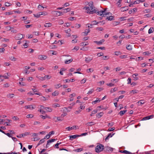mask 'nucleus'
Returning <instances> with one entry per match:
<instances>
[{
    "mask_svg": "<svg viewBox=\"0 0 154 154\" xmlns=\"http://www.w3.org/2000/svg\"><path fill=\"white\" fill-rule=\"evenodd\" d=\"M83 150V148H78L77 149L74 150V151L78 152H81Z\"/></svg>",
    "mask_w": 154,
    "mask_h": 154,
    "instance_id": "nucleus-23",
    "label": "nucleus"
},
{
    "mask_svg": "<svg viewBox=\"0 0 154 154\" xmlns=\"http://www.w3.org/2000/svg\"><path fill=\"white\" fill-rule=\"evenodd\" d=\"M98 23H97V22L96 20L93 21L91 22V23L92 24V25H96Z\"/></svg>",
    "mask_w": 154,
    "mask_h": 154,
    "instance_id": "nucleus-53",
    "label": "nucleus"
},
{
    "mask_svg": "<svg viewBox=\"0 0 154 154\" xmlns=\"http://www.w3.org/2000/svg\"><path fill=\"white\" fill-rule=\"evenodd\" d=\"M97 29L100 31H102L103 30V29L102 27H97Z\"/></svg>",
    "mask_w": 154,
    "mask_h": 154,
    "instance_id": "nucleus-64",
    "label": "nucleus"
},
{
    "mask_svg": "<svg viewBox=\"0 0 154 154\" xmlns=\"http://www.w3.org/2000/svg\"><path fill=\"white\" fill-rule=\"evenodd\" d=\"M150 119V118L149 117V116H147L144 117L142 119V120H146Z\"/></svg>",
    "mask_w": 154,
    "mask_h": 154,
    "instance_id": "nucleus-36",
    "label": "nucleus"
},
{
    "mask_svg": "<svg viewBox=\"0 0 154 154\" xmlns=\"http://www.w3.org/2000/svg\"><path fill=\"white\" fill-rule=\"evenodd\" d=\"M53 106L55 108L57 107H59L60 105L58 103H55L53 104Z\"/></svg>",
    "mask_w": 154,
    "mask_h": 154,
    "instance_id": "nucleus-51",
    "label": "nucleus"
},
{
    "mask_svg": "<svg viewBox=\"0 0 154 154\" xmlns=\"http://www.w3.org/2000/svg\"><path fill=\"white\" fill-rule=\"evenodd\" d=\"M11 32L13 33H16L17 32V31L16 29H14L13 28H11Z\"/></svg>",
    "mask_w": 154,
    "mask_h": 154,
    "instance_id": "nucleus-41",
    "label": "nucleus"
},
{
    "mask_svg": "<svg viewBox=\"0 0 154 154\" xmlns=\"http://www.w3.org/2000/svg\"><path fill=\"white\" fill-rule=\"evenodd\" d=\"M97 109H95L93 110L91 112V116H93L94 114H95L97 112Z\"/></svg>",
    "mask_w": 154,
    "mask_h": 154,
    "instance_id": "nucleus-30",
    "label": "nucleus"
},
{
    "mask_svg": "<svg viewBox=\"0 0 154 154\" xmlns=\"http://www.w3.org/2000/svg\"><path fill=\"white\" fill-rule=\"evenodd\" d=\"M144 16L145 17H150L152 16V15L150 14H145Z\"/></svg>",
    "mask_w": 154,
    "mask_h": 154,
    "instance_id": "nucleus-33",
    "label": "nucleus"
},
{
    "mask_svg": "<svg viewBox=\"0 0 154 154\" xmlns=\"http://www.w3.org/2000/svg\"><path fill=\"white\" fill-rule=\"evenodd\" d=\"M47 107H45L43 106H40V109H42V110H43V109H45L46 110V109H47L46 108Z\"/></svg>",
    "mask_w": 154,
    "mask_h": 154,
    "instance_id": "nucleus-54",
    "label": "nucleus"
},
{
    "mask_svg": "<svg viewBox=\"0 0 154 154\" xmlns=\"http://www.w3.org/2000/svg\"><path fill=\"white\" fill-rule=\"evenodd\" d=\"M52 24L50 23H45L44 25V26L45 27H49L51 26Z\"/></svg>",
    "mask_w": 154,
    "mask_h": 154,
    "instance_id": "nucleus-14",
    "label": "nucleus"
},
{
    "mask_svg": "<svg viewBox=\"0 0 154 154\" xmlns=\"http://www.w3.org/2000/svg\"><path fill=\"white\" fill-rule=\"evenodd\" d=\"M38 79L41 80L43 81L45 80V77H38Z\"/></svg>",
    "mask_w": 154,
    "mask_h": 154,
    "instance_id": "nucleus-56",
    "label": "nucleus"
},
{
    "mask_svg": "<svg viewBox=\"0 0 154 154\" xmlns=\"http://www.w3.org/2000/svg\"><path fill=\"white\" fill-rule=\"evenodd\" d=\"M58 94L59 93L56 91H55L52 93V95L54 96H57Z\"/></svg>",
    "mask_w": 154,
    "mask_h": 154,
    "instance_id": "nucleus-32",
    "label": "nucleus"
},
{
    "mask_svg": "<svg viewBox=\"0 0 154 154\" xmlns=\"http://www.w3.org/2000/svg\"><path fill=\"white\" fill-rule=\"evenodd\" d=\"M117 88H114L113 89H112L110 91V92L111 93H112L113 92L116 91H117Z\"/></svg>",
    "mask_w": 154,
    "mask_h": 154,
    "instance_id": "nucleus-42",
    "label": "nucleus"
},
{
    "mask_svg": "<svg viewBox=\"0 0 154 154\" xmlns=\"http://www.w3.org/2000/svg\"><path fill=\"white\" fill-rule=\"evenodd\" d=\"M90 30L88 29H86L85 31L83 32V33L85 35H87L88 33L90 32Z\"/></svg>",
    "mask_w": 154,
    "mask_h": 154,
    "instance_id": "nucleus-18",
    "label": "nucleus"
},
{
    "mask_svg": "<svg viewBox=\"0 0 154 154\" xmlns=\"http://www.w3.org/2000/svg\"><path fill=\"white\" fill-rule=\"evenodd\" d=\"M103 114V113L102 112L99 113L97 114V117L98 116H99V117H100L102 116Z\"/></svg>",
    "mask_w": 154,
    "mask_h": 154,
    "instance_id": "nucleus-50",
    "label": "nucleus"
},
{
    "mask_svg": "<svg viewBox=\"0 0 154 154\" xmlns=\"http://www.w3.org/2000/svg\"><path fill=\"white\" fill-rule=\"evenodd\" d=\"M38 70H42L44 69V68L43 67H38Z\"/></svg>",
    "mask_w": 154,
    "mask_h": 154,
    "instance_id": "nucleus-59",
    "label": "nucleus"
},
{
    "mask_svg": "<svg viewBox=\"0 0 154 154\" xmlns=\"http://www.w3.org/2000/svg\"><path fill=\"white\" fill-rule=\"evenodd\" d=\"M104 149V146L103 144H99L96 147L95 151L97 152H100L102 151Z\"/></svg>",
    "mask_w": 154,
    "mask_h": 154,
    "instance_id": "nucleus-3",
    "label": "nucleus"
},
{
    "mask_svg": "<svg viewBox=\"0 0 154 154\" xmlns=\"http://www.w3.org/2000/svg\"><path fill=\"white\" fill-rule=\"evenodd\" d=\"M109 57L107 56H103L102 57V59L103 60H106L109 59Z\"/></svg>",
    "mask_w": 154,
    "mask_h": 154,
    "instance_id": "nucleus-29",
    "label": "nucleus"
},
{
    "mask_svg": "<svg viewBox=\"0 0 154 154\" xmlns=\"http://www.w3.org/2000/svg\"><path fill=\"white\" fill-rule=\"evenodd\" d=\"M38 57L40 60H45L47 58V57L46 56L44 55H40L38 56Z\"/></svg>",
    "mask_w": 154,
    "mask_h": 154,
    "instance_id": "nucleus-5",
    "label": "nucleus"
},
{
    "mask_svg": "<svg viewBox=\"0 0 154 154\" xmlns=\"http://www.w3.org/2000/svg\"><path fill=\"white\" fill-rule=\"evenodd\" d=\"M154 30V28L153 27L150 28L148 30V33L150 34L153 32Z\"/></svg>",
    "mask_w": 154,
    "mask_h": 154,
    "instance_id": "nucleus-28",
    "label": "nucleus"
},
{
    "mask_svg": "<svg viewBox=\"0 0 154 154\" xmlns=\"http://www.w3.org/2000/svg\"><path fill=\"white\" fill-rule=\"evenodd\" d=\"M119 57L121 59L125 58L127 57V55H121L119 56Z\"/></svg>",
    "mask_w": 154,
    "mask_h": 154,
    "instance_id": "nucleus-39",
    "label": "nucleus"
},
{
    "mask_svg": "<svg viewBox=\"0 0 154 154\" xmlns=\"http://www.w3.org/2000/svg\"><path fill=\"white\" fill-rule=\"evenodd\" d=\"M138 75V74L135 73V74H134L132 75V76L133 78H134L135 79H134L135 80H137L138 79V78L137 77L135 78V77L137 76Z\"/></svg>",
    "mask_w": 154,
    "mask_h": 154,
    "instance_id": "nucleus-35",
    "label": "nucleus"
},
{
    "mask_svg": "<svg viewBox=\"0 0 154 154\" xmlns=\"http://www.w3.org/2000/svg\"><path fill=\"white\" fill-rule=\"evenodd\" d=\"M92 59L91 58L89 57H86L85 58V61L87 63H88Z\"/></svg>",
    "mask_w": 154,
    "mask_h": 154,
    "instance_id": "nucleus-24",
    "label": "nucleus"
},
{
    "mask_svg": "<svg viewBox=\"0 0 154 154\" xmlns=\"http://www.w3.org/2000/svg\"><path fill=\"white\" fill-rule=\"evenodd\" d=\"M105 41V40L103 39H102L99 41H94V42L96 43L97 45H101Z\"/></svg>",
    "mask_w": 154,
    "mask_h": 154,
    "instance_id": "nucleus-7",
    "label": "nucleus"
},
{
    "mask_svg": "<svg viewBox=\"0 0 154 154\" xmlns=\"http://www.w3.org/2000/svg\"><path fill=\"white\" fill-rule=\"evenodd\" d=\"M33 15L35 17L37 18H39L40 16L39 12H38L36 14H34Z\"/></svg>",
    "mask_w": 154,
    "mask_h": 154,
    "instance_id": "nucleus-38",
    "label": "nucleus"
},
{
    "mask_svg": "<svg viewBox=\"0 0 154 154\" xmlns=\"http://www.w3.org/2000/svg\"><path fill=\"white\" fill-rule=\"evenodd\" d=\"M40 16L42 15H46L48 14V13L46 11L39 12Z\"/></svg>",
    "mask_w": 154,
    "mask_h": 154,
    "instance_id": "nucleus-17",
    "label": "nucleus"
},
{
    "mask_svg": "<svg viewBox=\"0 0 154 154\" xmlns=\"http://www.w3.org/2000/svg\"><path fill=\"white\" fill-rule=\"evenodd\" d=\"M81 26V25L78 24H76L75 25V27L77 28H79Z\"/></svg>",
    "mask_w": 154,
    "mask_h": 154,
    "instance_id": "nucleus-57",
    "label": "nucleus"
},
{
    "mask_svg": "<svg viewBox=\"0 0 154 154\" xmlns=\"http://www.w3.org/2000/svg\"><path fill=\"white\" fill-rule=\"evenodd\" d=\"M76 127L75 126H73L72 127H67L66 128V129L68 131H69L72 130V129H75Z\"/></svg>",
    "mask_w": 154,
    "mask_h": 154,
    "instance_id": "nucleus-9",
    "label": "nucleus"
},
{
    "mask_svg": "<svg viewBox=\"0 0 154 154\" xmlns=\"http://www.w3.org/2000/svg\"><path fill=\"white\" fill-rule=\"evenodd\" d=\"M127 111L126 110H125L123 111H121L119 112V114L120 116H122Z\"/></svg>",
    "mask_w": 154,
    "mask_h": 154,
    "instance_id": "nucleus-15",
    "label": "nucleus"
},
{
    "mask_svg": "<svg viewBox=\"0 0 154 154\" xmlns=\"http://www.w3.org/2000/svg\"><path fill=\"white\" fill-rule=\"evenodd\" d=\"M103 53L100 52V53H98V54H97V55L99 57H100V56H103Z\"/></svg>",
    "mask_w": 154,
    "mask_h": 154,
    "instance_id": "nucleus-58",
    "label": "nucleus"
},
{
    "mask_svg": "<svg viewBox=\"0 0 154 154\" xmlns=\"http://www.w3.org/2000/svg\"><path fill=\"white\" fill-rule=\"evenodd\" d=\"M143 54H144V55H149L151 53H149V51H146L143 52Z\"/></svg>",
    "mask_w": 154,
    "mask_h": 154,
    "instance_id": "nucleus-52",
    "label": "nucleus"
},
{
    "mask_svg": "<svg viewBox=\"0 0 154 154\" xmlns=\"http://www.w3.org/2000/svg\"><path fill=\"white\" fill-rule=\"evenodd\" d=\"M80 136L78 135H70L69 136V140H72L73 139H75L77 137H79Z\"/></svg>",
    "mask_w": 154,
    "mask_h": 154,
    "instance_id": "nucleus-6",
    "label": "nucleus"
},
{
    "mask_svg": "<svg viewBox=\"0 0 154 154\" xmlns=\"http://www.w3.org/2000/svg\"><path fill=\"white\" fill-rule=\"evenodd\" d=\"M100 101H101V100L100 99H98V98H97L96 99V100H95V101H93L92 102V104H95L97 103L98 102H100Z\"/></svg>",
    "mask_w": 154,
    "mask_h": 154,
    "instance_id": "nucleus-11",
    "label": "nucleus"
},
{
    "mask_svg": "<svg viewBox=\"0 0 154 154\" xmlns=\"http://www.w3.org/2000/svg\"><path fill=\"white\" fill-rule=\"evenodd\" d=\"M143 101L144 100H140L138 101L137 103H140V104H139V105H140L144 103V102H143Z\"/></svg>",
    "mask_w": 154,
    "mask_h": 154,
    "instance_id": "nucleus-31",
    "label": "nucleus"
},
{
    "mask_svg": "<svg viewBox=\"0 0 154 154\" xmlns=\"http://www.w3.org/2000/svg\"><path fill=\"white\" fill-rule=\"evenodd\" d=\"M104 149L105 150V151H112V148H110L109 147H105L104 148Z\"/></svg>",
    "mask_w": 154,
    "mask_h": 154,
    "instance_id": "nucleus-16",
    "label": "nucleus"
},
{
    "mask_svg": "<svg viewBox=\"0 0 154 154\" xmlns=\"http://www.w3.org/2000/svg\"><path fill=\"white\" fill-rule=\"evenodd\" d=\"M121 9L122 11H126L128 10V7L125 6L123 8H121Z\"/></svg>",
    "mask_w": 154,
    "mask_h": 154,
    "instance_id": "nucleus-13",
    "label": "nucleus"
},
{
    "mask_svg": "<svg viewBox=\"0 0 154 154\" xmlns=\"http://www.w3.org/2000/svg\"><path fill=\"white\" fill-rule=\"evenodd\" d=\"M11 5V4L8 2H6L5 3V6H10Z\"/></svg>",
    "mask_w": 154,
    "mask_h": 154,
    "instance_id": "nucleus-60",
    "label": "nucleus"
},
{
    "mask_svg": "<svg viewBox=\"0 0 154 154\" xmlns=\"http://www.w3.org/2000/svg\"><path fill=\"white\" fill-rule=\"evenodd\" d=\"M25 107L26 109H34V107L32 105L26 106Z\"/></svg>",
    "mask_w": 154,
    "mask_h": 154,
    "instance_id": "nucleus-12",
    "label": "nucleus"
},
{
    "mask_svg": "<svg viewBox=\"0 0 154 154\" xmlns=\"http://www.w3.org/2000/svg\"><path fill=\"white\" fill-rule=\"evenodd\" d=\"M120 22L119 21H115L114 22L113 24L115 26L119 25L120 23Z\"/></svg>",
    "mask_w": 154,
    "mask_h": 154,
    "instance_id": "nucleus-49",
    "label": "nucleus"
},
{
    "mask_svg": "<svg viewBox=\"0 0 154 154\" xmlns=\"http://www.w3.org/2000/svg\"><path fill=\"white\" fill-rule=\"evenodd\" d=\"M115 54L116 55H118L121 54V52L120 51H115Z\"/></svg>",
    "mask_w": 154,
    "mask_h": 154,
    "instance_id": "nucleus-48",
    "label": "nucleus"
},
{
    "mask_svg": "<svg viewBox=\"0 0 154 154\" xmlns=\"http://www.w3.org/2000/svg\"><path fill=\"white\" fill-rule=\"evenodd\" d=\"M94 8V7L93 2H91L88 3V6L85 7L83 9L87 10V13L90 14H93V13H97V11Z\"/></svg>",
    "mask_w": 154,
    "mask_h": 154,
    "instance_id": "nucleus-1",
    "label": "nucleus"
},
{
    "mask_svg": "<svg viewBox=\"0 0 154 154\" xmlns=\"http://www.w3.org/2000/svg\"><path fill=\"white\" fill-rule=\"evenodd\" d=\"M72 61V59L71 58L68 60H66L65 61V63L66 64H69Z\"/></svg>",
    "mask_w": 154,
    "mask_h": 154,
    "instance_id": "nucleus-19",
    "label": "nucleus"
},
{
    "mask_svg": "<svg viewBox=\"0 0 154 154\" xmlns=\"http://www.w3.org/2000/svg\"><path fill=\"white\" fill-rule=\"evenodd\" d=\"M94 91V90L93 89H91L89 91H88V92L87 93V94H91Z\"/></svg>",
    "mask_w": 154,
    "mask_h": 154,
    "instance_id": "nucleus-37",
    "label": "nucleus"
},
{
    "mask_svg": "<svg viewBox=\"0 0 154 154\" xmlns=\"http://www.w3.org/2000/svg\"><path fill=\"white\" fill-rule=\"evenodd\" d=\"M94 70L92 68H90L87 70L88 72H92Z\"/></svg>",
    "mask_w": 154,
    "mask_h": 154,
    "instance_id": "nucleus-46",
    "label": "nucleus"
},
{
    "mask_svg": "<svg viewBox=\"0 0 154 154\" xmlns=\"http://www.w3.org/2000/svg\"><path fill=\"white\" fill-rule=\"evenodd\" d=\"M71 30L70 29H67V30H65V32L67 33H69L70 32Z\"/></svg>",
    "mask_w": 154,
    "mask_h": 154,
    "instance_id": "nucleus-61",
    "label": "nucleus"
},
{
    "mask_svg": "<svg viewBox=\"0 0 154 154\" xmlns=\"http://www.w3.org/2000/svg\"><path fill=\"white\" fill-rule=\"evenodd\" d=\"M55 139H52L51 140H49L47 141V144H48L49 143L53 142L55 140Z\"/></svg>",
    "mask_w": 154,
    "mask_h": 154,
    "instance_id": "nucleus-27",
    "label": "nucleus"
},
{
    "mask_svg": "<svg viewBox=\"0 0 154 154\" xmlns=\"http://www.w3.org/2000/svg\"><path fill=\"white\" fill-rule=\"evenodd\" d=\"M115 129V128H110L108 130L109 131H113Z\"/></svg>",
    "mask_w": 154,
    "mask_h": 154,
    "instance_id": "nucleus-55",
    "label": "nucleus"
},
{
    "mask_svg": "<svg viewBox=\"0 0 154 154\" xmlns=\"http://www.w3.org/2000/svg\"><path fill=\"white\" fill-rule=\"evenodd\" d=\"M33 117V116L32 114H28L27 115L26 117L27 118H32Z\"/></svg>",
    "mask_w": 154,
    "mask_h": 154,
    "instance_id": "nucleus-47",
    "label": "nucleus"
},
{
    "mask_svg": "<svg viewBox=\"0 0 154 154\" xmlns=\"http://www.w3.org/2000/svg\"><path fill=\"white\" fill-rule=\"evenodd\" d=\"M107 85L108 86H110V87L113 86L114 85L112 83H110L109 84H107Z\"/></svg>",
    "mask_w": 154,
    "mask_h": 154,
    "instance_id": "nucleus-63",
    "label": "nucleus"
},
{
    "mask_svg": "<svg viewBox=\"0 0 154 154\" xmlns=\"http://www.w3.org/2000/svg\"><path fill=\"white\" fill-rule=\"evenodd\" d=\"M126 48L128 50H131L132 49L131 45H126Z\"/></svg>",
    "mask_w": 154,
    "mask_h": 154,
    "instance_id": "nucleus-21",
    "label": "nucleus"
},
{
    "mask_svg": "<svg viewBox=\"0 0 154 154\" xmlns=\"http://www.w3.org/2000/svg\"><path fill=\"white\" fill-rule=\"evenodd\" d=\"M14 94H7V97H8L12 98L14 97Z\"/></svg>",
    "mask_w": 154,
    "mask_h": 154,
    "instance_id": "nucleus-26",
    "label": "nucleus"
},
{
    "mask_svg": "<svg viewBox=\"0 0 154 154\" xmlns=\"http://www.w3.org/2000/svg\"><path fill=\"white\" fill-rule=\"evenodd\" d=\"M9 86V84L8 83H6L4 84V87H8Z\"/></svg>",
    "mask_w": 154,
    "mask_h": 154,
    "instance_id": "nucleus-62",
    "label": "nucleus"
},
{
    "mask_svg": "<svg viewBox=\"0 0 154 154\" xmlns=\"http://www.w3.org/2000/svg\"><path fill=\"white\" fill-rule=\"evenodd\" d=\"M23 38V35L20 34H17L15 36V39L17 40L21 39Z\"/></svg>",
    "mask_w": 154,
    "mask_h": 154,
    "instance_id": "nucleus-4",
    "label": "nucleus"
},
{
    "mask_svg": "<svg viewBox=\"0 0 154 154\" xmlns=\"http://www.w3.org/2000/svg\"><path fill=\"white\" fill-rule=\"evenodd\" d=\"M47 109H46V110L48 112H51L52 111V109L49 107H47Z\"/></svg>",
    "mask_w": 154,
    "mask_h": 154,
    "instance_id": "nucleus-40",
    "label": "nucleus"
},
{
    "mask_svg": "<svg viewBox=\"0 0 154 154\" xmlns=\"http://www.w3.org/2000/svg\"><path fill=\"white\" fill-rule=\"evenodd\" d=\"M38 8V9H39L40 11H42L43 10L44 8L45 7L42 6L40 5H39Z\"/></svg>",
    "mask_w": 154,
    "mask_h": 154,
    "instance_id": "nucleus-20",
    "label": "nucleus"
},
{
    "mask_svg": "<svg viewBox=\"0 0 154 154\" xmlns=\"http://www.w3.org/2000/svg\"><path fill=\"white\" fill-rule=\"evenodd\" d=\"M9 59L11 60L14 61H15L17 60L16 58L13 56L10 57H9Z\"/></svg>",
    "mask_w": 154,
    "mask_h": 154,
    "instance_id": "nucleus-25",
    "label": "nucleus"
},
{
    "mask_svg": "<svg viewBox=\"0 0 154 154\" xmlns=\"http://www.w3.org/2000/svg\"><path fill=\"white\" fill-rule=\"evenodd\" d=\"M62 86V85H60V84H57L55 85V88L56 89Z\"/></svg>",
    "mask_w": 154,
    "mask_h": 154,
    "instance_id": "nucleus-44",
    "label": "nucleus"
},
{
    "mask_svg": "<svg viewBox=\"0 0 154 154\" xmlns=\"http://www.w3.org/2000/svg\"><path fill=\"white\" fill-rule=\"evenodd\" d=\"M45 141V139L44 138L43 139H41L39 142L40 143L42 144V143H43Z\"/></svg>",
    "mask_w": 154,
    "mask_h": 154,
    "instance_id": "nucleus-45",
    "label": "nucleus"
},
{
    "mask_svg": "<svg viewBox=\"0 0 154 154\" xmlns=\"http://www.w3.org/2000/svg\"><path fill=\"white\" fill-rule=\"evenodd\" d=\"M114 134H111V133L109 134L107 136L106 138L105 139V140L106 141L107 140H108L109 137H112L114 135Z\"/></svg>",
    "mask_w": 154,
    "mask_h": 154,
    "instance_id": "nucleus-10",
    "label": "nucleus"
},
{
    "mask_svg": "<svg viewBox=\"0 0 154 154\" xmlns=\"http://www.w3.org/2000/svg\"><path fill=\"white\" fill-rule=\"evenodd\" d=\"M111 15H109L108 16H106L107 17V19H108V20H111L113 19V18H114L113 16H111Z\"/></svg>",
    "mask_w": 154,
    "mask_h": 154,
    "instance_id": "nucleus-22",
    "label": "nucleus"
},
{
    "mask_svg": "<svg viewBox=\"0 0 154 154\" xmlns=\"http://www.w3.org/2000/svg\"><path fill=\"white\" fill-rule=\"evenodd\" d=\"M97 14L99 15L100 16L102 17H105L107 15H112V14L111 13L106 12V10H101L100 11H97Z\"/></svg>",
    "mask_w": 154,
    "mask_h": 154,
    "instance_id": "nucleus-2",
    "label": "nucleus"
},
{
    "mask_svg": "<svg viewBox=\"0 0 154 154\" xmlns=\"http://www.w3.org/2000/svg\"><path fill=\"white\" fill-rule=\"evenodd\" d=\"M53 119L54 120L55 122L62 121L63 120V119H60V117H56V116H54L53 118Z\"/></svg>",
    "mask_w": 154,
    "mask_h": 154,
    "instance_id": "nucleus-8",
    "label": "nucleus"
},
{
    "mask_svg": "<svg viewBox=\"0 0 154 154\" xmlns=\"http://www.w3.org/2000/svg\"><path fill=\"white\" fill-rule=\"evenodd\" d=\"M82 46H86L87 45H88V42H83L82 43Z\"/></svg>",
    "mask_w": 154,
    "mask_h": 154,
    "instance_id": "nucleus-34",
    "label": "nucleus"
},
{
    "mask_svg": "<svg viewBox=\"0 0 154 154\" xmlns=\"http://www.w3.org/2000/svg\"><path fill=\"white\" fill-rule=\"evenodd\" d=\"M40 116L41 118L43 119H45L46 118H47L48 117V116L46 115L45 116H43L41 115Z\"/></svg>",
    "mask_w": 154,
    "mask_h": 154,
    "instance_id": "nucleus-43",
    "label": "nucleus"
}]
</instances>
